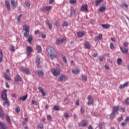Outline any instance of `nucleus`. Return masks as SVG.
<instances>
[{"instance_id":"680f3d73","label":"nucleus","mask_w":129,"mask_h":129,"mask_svg":"<svg viewBox=\"0 0 129 129\" xmlns=\"http://www.w3.org/2000/svg\"><path fill=\"white\" fill-rule=\"evenodd\" d=\"M5 4H6V6H9V5H10V2L8 0H6Z\"/></svg>"},{"instance_id":"a878e982","label":"nucleus","mask_w":129,"mask_h":129,"mask_svg":"<svg viewBox=\"0 0 129 129\" xmlns=\"http://www.w3.org/2000/svg\"><path fill=\"white\" fill-rule=\"evenodd\" d=\"M71 15L72 17L75 16V15H77V14H76V9H72L71 12Z\"/></svg>"},{"instance_id":"4be33fe9","label":"nucleus","mask_w":129,"mask_h":129,"mask_svg":"<svg viewBox=\"0 0 129 129\" xmlns=\"http://www.w3.org/2000/svg\"><path fill=\"white\" fill-rule=\"evenodd\" d=\"M105 10H106V7H105V6H102L99 8L98 11L99 12H101L102 13H103L105 12Z\"/></svg>"},{"instance_id":"b1692460","label":"nucleus","mask_w":129,"mask_h":129,"mask_svg":"<svg viewBox=\"0 0 129 129\" xmlns=\"http://www.w3.org/2000/svg\"><path fill=\"white\" fill-rule=\"evenodd\" d=\"M28 38V40H27V42H28V43H29V44H31L32 43V40H33V36L32 35H28L27 36Z\"/></svg>"},{"instance_id":"2eb2a0df","label":"nucleus","mask_w":129,"mask_h":129,"mask_svg":"<svg viewBox=\"0 0 129 129\" xmlns=\"http://www.w3.org/2000/svg\"><path fill=\"white\" fill-rule=\"evenodd\" d=\"M128 85V82H126L123 84H121L119 85V89H123L125 87H126Z\"/></svg>"},{"instance_id":"4c0bfd02","label":"nucleus","mask_w":129,"mask_h":129,"mask_svg":"<svg viewBox=\"0 0 129 129\" xmlns=\"http://www.w3.org/2000/svg\"><path fill=\"white\" fill-rule=\"evenodd\" d=\"M115 114H116L115 113L112 112V113L110 115V118H113L115 117Z\"/></svg>"},{"instance_id":"6e6552de","label":"nucleus","mask_w":129,"mask_h":129,"mask_svg":"<svg viewBox=\"0 0 129 129\" xmlns=\"http://www.w3.org/2000/svg\"><path fill=\"white\" fill-rule=\"evenodd\" d=\"M20 70L22 72H25V73H26V74H30V72L29 71V69H28V68H25L24 67H21L20 68Z\"/></svg>"},{"instance_id":"bb28decb","label":"nucleus","mask_w":129,"mask_h":129,"mask_svg":"<svg viewBox=\"0 0 129 129\" xmlns=\"http://www.w3.org/2000/svg\"><path fill=\"white\" fill-rule=\"evenodd\" d=\"M85 47L86 49H90V44L89 43V42L86 41L85 42Z\"/></svg>"},{"instance_id":"4468645a","label":"nucleus","mask_w":129,"mask_h":129,"mask_svg":"<svg viewBox=\"0 0 129 129\" xmlns=\"http://www.w3.org/2000/svg\"><path fill=\"white\" fill-rule=\"evenodd\" d=\"M81 10L82 12H87L88 11V9H87V5H83Z\"/></svg>"},{"instance_id":"338daca9","label":"nucleus","mask_w":129,"mask_h":129,"mask_svg":"<svg viewBox=\"0 0 129 129\" xmlns=\"http://www.w3.org/2000/svg\"><path fill=\"white\" fill-rule=\"evenodd\" d=\"M76 105H79V100H77L76 101Z\"/></svg>"},{"instance_id":"0eeeda50","label":"nucleus","mask_w":129,"mask_h":129,"mask_svg":"<svg viewBox=\"0 0 129 129\" xmlns=\"http://www.w3.org/2000/svg\"><path fill=\"white\" fill-rule=\"evenodd\" d=\"M66 39L65 38H58L57 39H56V41H55V44H56V45H61V44H63V43H64V42H65Z\"/></svg>"},{"instance_id":"37998d69","label":"nucleus","mask_w":129,"mask_h":129,"mask_svg":"<svg viewBox=\"0 0 129 129\" xmlns=\"http://www.w3.org/2000/svg\"><path fill=\"white\" fill-rule=\"evenodd\" d=\"M53 109L54 110H59L60 109V108H59V107L58 106H53Z\"/></svg>"},{"instance_id":"ddd939ff","label":"nucleus","mask_w":129,"mask_h":129,"mask_svg":"<svg viewBox=\"0 0 129 129\" xmlns=\"http://www.w3.org/2000/svg\"><path fill=\"white\" fill-rule=\"evenodd\" d=\"M120 49L122 53H123L124 54H126V53H127V52H128V49H127V48H126L125 47H120Z\"/></svg>"},{"instance_id":"5fc2aeb1","label":"nucleus","mask_w":129,"mask_h":129,"mask_svg":"<svg viewBox=\"0 0 129 129\" xmlns=\"http://www.w3.org/2000/svg\"><path fill=\"white\" fill-rule=\"evenodd\" d=\"M124 101L126 104H129V98L126 99Z\"/></svg>"},{"instance_id":"5701e85b","label":"nucleus","mask_w":129,"mask_h":129,"mask_svg":"<svg viewBox=\"0 0 129 129\" xmlns=\"http://www.w3.org/2000/svg\"><path fill=\"white\" fill-rule=\"evenodd\" d=\"M102 39V34H100L98 36L95 37V41H99Z\"/></svg>"},{"instance_id":"423d86ee","label":"nucleus","mask_w":129,"mask_h":129,"mask_svg":"<svg viewBox=\"0 0 129 129\" xmlns=\"http://www.w3.org/2000/svg\"><path fill=\"white\" fill-rule=\"evenodd\" d=\"M94 103V101H93V97H92V96L91 95H89L88 96V105H93Z\"/></svg>"},{"instance_id":"49530a36","label":"nucleus","mask_w":129,"mask_h":129,"mask_svg":"<svg viewBox=\"0 0 129 129\" xmlns=\"http://www.w3.org/2000/svg\"><path fill=\"white\" fill-rule=\"evenodd\" d=\"M38 128H43L44 127V124L43 123H40L38 125Z\"/></svg>"},{"instance_id":"de8ad7c7","label":"nucleus","mask_w":129,"mask_h":129,"mask_svg":"<svg viewBox=\"0 0 129 129\" xmlns=\"http://www.w3.org/2000/svg\"><path fill=\"white\" fill-rule=\"evenodd\" d=\"M10 50L11 52H15V46H14V45H12L10 47Z\"/></svg>"},{"instance_id":"412c9836","label":"nucleus","mask_w":129,"mask_h":129,"mask_svg":"<svg viewBox=\"0 0 129 129\" xmlns=\"http://www.w3.org/2000/svg\"><path fill=\"white\" fill-rule=\"evenodd\" d=\"M73 73L74 74H79L80 73V70L78 68L72 70Z\"/></svg>"},{"instance_id":"e433bc0d","label":"nucleus","mask_w":129,"mask_h":129,"mask_svg":"<svg viewBox=\"0 0 129 129\" xmlns=\"http://www.w3.org/2000/svg\"><path fill=\"white\" fill-rule=\"evenodd\" d=\"M4 77H5V78H6V79H7V80H11V78H10L8 76V74H4Z\"/></svg>"},{"instance_id":"9d476101","label":"nucleus","mask_w":129,"mask_h":129,"mask_svg":"<svg viewBox=\"0 0 129 129\" xmlns=\"http://www.w3.org/2000/svg\"><path fill=\"white\" fill-rule=\"evenodd\" d=\"M8 128V126L6 125V123L3 122H0V129H7Z\"/></svg>"},{"instance_id":"3c124183","label":"nucleus","mask_w":129,"mask_h":129,"mask_svg":"<svg viewBox=\"0 0 129 129\" xmlns=\"http://www.w3.org/2000/svg\"><path fill=\"white\" fill-rule=\"evenodd\" d=\"M62 59H63V62H64V63H67V59H66V56H62Z\"/></svg>"},{"instance_id":"c85d7f7f","label":"nucleus","mask_w":129,"mask_h":129,"mask_svg":"<svg viewBox=\"0 0 129 129\" xmlns=\"http://www.w3.org/2000/svg\"><path fill=\"white\" fill-rule=\"evenodd\" d=\"M36 50L38 53H40V52L42 51V47H41V46L40 45H37L36 46Z\"/></svg>"},{"instance_id":"a18cd8bd","label":"nucleus","mask_w":129,"mask_h":129,"mask_svg":"<svg viewBox=\"0 0 129 129\" xmlns=\"http://www.w3.org/2000/svg\"><path fill=\"white\" fill-rule=\"evenodd\" d=\"M110 48L111 49V50H113V49H114V45H113V43H110Z\"/></svg>"},{"instance_id":"f257e3e1","label":"nucleus","mask_w":129,"mask_h":129,"mask_svg":"<svg viewBox=\"0 0 129 129\" xmlns=\"http://www.w3.org/2000/svg\"><path fill=\"white\" fill-rule=\"evenodd\" d=\"M47 55L51 59H55L57 56V51L53 47H49L47 48Z\"/></svg>"},{"instance_id":"c9c22d12","label":"nucleus","mask_w":129,"mask_h":129,"mask_svg":"<svg viewBox=\"0 0 129 129\" xmlns=\"http://www.w3.org/2000/svg\"><path fill=\"white\" fill-rule=\"evenodd\" d=\"M47 120H48V121H52V116H51V115H47Z\"/></svg>"},{"instance_id":"a19ab883","label":"nucleus","mask_w":129,"mask_h":129,"mask_svg":"<svg viewBox=\"0 0 129 129\" xmlns=\"http://www.w3.org/2000/svg\"><path fill=\"white\" fill-rule=\"evenodd\" d=\"M102 0H96L95 3H96V6H98V5H99V4L102 3Z\"/></svg>"},{"instance_id":"f704fd0d","label":"nucleus","mask_w":129,"mask_h":129,"mask_svg":"<svg viewBox=\"0 0 129 129\" xmlns=\"http://www.w3.org/2000/svg\"><path fill=\"white\" fill-rule=\"evenodd\" d=\"M6 119L8 123L10 124L12 123V121L11 120V118H10V116L9 115L6 116Z\"/></svg>"},{"instance_id":"58836bf2","label":"nucleus","mask_w":129,"mask_h":129,"mask_svg":"<svg viewBox=\"0 0 129 129\" xmlns=\"http://www.w3.org/2000/svg\"><path fill=\"white\" fill-rule=\"evenodd\" d=\"M68 26H69V23L66 21L62 24V27H68Z\"/></svg>"},{"instance_id":"dca6fc26","label":"nucleus","mask_w":129,"mask_h":129,"mask_svg":"<svg viewBox=\"0 0 129 129\" xmlns=\"http://www.w3.org/2000/svg\"><path fill=\"white\" fill-rule=\"evenodd\" d=\"M35 63L37 65H39L40 63H41V57L40 56V55L37 56L35 60Z\"/></svg>"},{"instance_id":"39448f33","label":"nucleus","mask_w":129,"mask_h":129,"mask_svg":"<svg viewBox=\"0 0 129 129\" xmlns=\"http://www.w3.org/2000/svg\"><path fill=\"white\" fill-rule=\"evenodd\" d=\"M32 52H33V48L30 46H28L26 47V55L29 56L31 54H32Z\"/></svg>"},{"instance_id":"72a5a7b5","label":"nucleus","mask_w":129,"mask_h":129,"mask_svg":"<svg viewBox=\"0 0 129 129\" xmlns=\"http://www.w3.org/2000/svg\"><path fill=\"white\" fill-rule=\"evenodd\" d=\"M82 78L84 81L87 80V76L85 75H82Z\"/></svg>"},{"instance_id":"09e8293b","label":"nucleus","mask_w":129,"mask_h":129,"mask_svg":"<svg viewBox=\"0 0 129 129\" xmlns=\"http://www.w3.org/2000/svg\"><path fill=\"white\" fill-rule=\"evenodd\" d=\"M123 46L124 47V48H126L128 46V43L127 42H124Z\"/></svg>"},{"instance_id":"e2e57ef3","label":"nucleus","mask_w":129,"mask_h":129,"mask_svg":"<svg viewBox=\"0 0 129 129\" xmlns=\"http://www.w3.org/2000/svg\"><path fill=\"white\" fill-rule=\"evenodd\" d=\"M126 124V122H123L122 123H121V126H125Z\"/></svg>"},{"instance_id":"79ce46f5","label":"nucleus","mask_w":129,"mask_h":129,"mask_svg":"<svg viewBox=\"0 0 129 129\" xmlns=\"http://www.w3.org/2000/svg\"><path fill=\"white\" fill-rule=\"evenodd\" d=\"M122 61V60H121V58H118V59H117V64H118V65L121 64Z\"/></svg>"},{"instance_id":"69168bd1","label":"nucleus","mask_w":129,"mask_h":129,"mask_svg":"<svg viewBox=\"0 0 129 129\" xmlns=\"http://www.w3.org/2000/svg\"><path fill=\"white\" fill-rule=\"evenodd\" d=\"M16 111L17 112H19V111H20V107H17L16 108Z\"/></svg>"},{"instance_id":"1a4fd4ad","label":"nucleus","mask_w":129,"mask_h":129,"mask_svg":"<svg viewBox=\"0 0 129 129\" xmlns=\"http://www.w3.org/2000/svg\"><path fill=\"white\" fill-rule=\"evenodd\" d=\"M88 123L87 121L83 120L82 122L79 123L78 125L79 126H85L87 125Z\"/></svg>"},{"instance_id":"ea45409f","label":"nucleus","mask_w":129,"mask_h":129,"mask_svg":"<svg viewBox=\"0 0 129 129\" xmlns=\"http://www.w3.org/2000/svg\"><path fill=\"white\" fill-rule=\"evenodd\" d=\"M63 116L65 117V118L68 119V118H69V114H68L67 113H64Z\"/></svg>"},{"instance_id":"603ef678","label":"nucleus","mask_w":129,"mask_h":129,"mask_svg":"<svg viewBox=\"0 0 129 129\" xmlns=\"http://www.w3.org/2000/svg\"><path fill=\"white\" fill-rule=\"evenodd\" d=\"M25 5L27 8H30V3L26 2L25 3Z\"/></svg>"},{"instance_id":"0e129e2a","label":"nucleus","mask_w":129,"mask_h":129,"mask_svg":"<svg viewBox=\"0 0 129 129\" xmlns=\"http://www.w3.org/2000/svg\"><path fill=\"white\" fill-rule=\"evenodd\" d=\"M81 113H84L85 111H84V108H83V107H82L81 108Z\"/></svg>"},{"instance_id":"f03ea898","label":"nucleus","mask_w":129,"mask_h":129,"mask_svg":"<svg viewBox=\"0 0 129 129\" xmlns=\"http://www.w3.org/2000/svg\"><path fill=\"white\" fill-rule=\"evenodd\" d=\"M2 98L5 101L3 103V105H8L9 106L10 105V102L8 101V95L7 94V90H4L1 94Z\"/></svg>"},{"instance_id":"13d9d810","label":"nucleus","mask_w":129,"mask_h":129,"mask_svg":"<svg viewBox=\"0 0 129 129\" xmlns=\"http://www.w3.org/2000/svg\"><path fill=\"white\" fill-rule=\"evenodd\" d=\"M41 38H42V39H45L46 37V34H42L41 35Z\"/></svg>"},{"instance_id":"473e14b6","label":"nucleus","mask_w":129,"mask_h":129,"mask_svg":"<svg viewBox=\"0 0 129 129\" xmlns=\"http://www.w3.org/2000/svg\"><path fill=\"white\" fill-rule=\"evenodd\" d=\"M102 27L104 29H109V25H108V24H102Z\"/></svg>"},{"instance_id":"7ed1b4c3","label":"nucleus","mask_w":129,"mask_h":129,"mask_svg":"<svg viewBox=\"0 0 129 129\" xmlns=\"http://www.w3.org/2000/svg\"><path fill=\"white\" fill-rule=\"evenodd\" d=\"M23 31H25V32L24 33V36L25 38H28L29 36V32H30V28L29 26L27 25H24L23 27Z\"/></svg>"},{"instance_id":"4d7b16f0","label":"nucleus","mask_w":129,"mask_h":129,"mask_svg":"<svg viewBox=\"0 0 129 129\" xmlns=\"http://www.w3.org/2000/svg\"><path fill=\"white\" fill-rule=\"evenodd\" d=\"M123 7H125V8H128V6H127L126 4H123V5H121V8H123Z\"/></svg>"},{"instance_id":"2f4dec72","label":"nucleus","mask_w":129,"mask_h":129,"mask_svg":"<svg viewBox=\"0 0 129 129\" xmlns=\"http://www.w3.org/2000/svg\"><path fill=\"white\" fill-rule=\"evenodd\" d=\"M78 36L80 38H82V37H83V36H84V33L82 32H79L78 33Z\"/></svg>"},{"instance_id":"393cba45","label":"nucleus","mask_w":129,"mask_h":129,"mask_svg":"<svg viewBox=\"0 0 129 129\" xmlns=\"http://www.w3.org/2000/svg\"><path fill=\"white\" fill-rule=\"evenodd\" d=\"M45 24H46V25H48V28H49V29H50V30H51V29H52V25L50 23L49 20H46L45 21Z\"/></svg>"},{"instance_id":"052dcab7","label":"nucleus","mask_w":129,"mask_h":129,"mask_svg":"<svg viewBox=\"0 0 129 129\" xmlns=\"http://www.w3.org/2000/svg\"><path fill=\"white\" fill-rule=\"evenodd\" d=\"M119 109L121 112H124V111H125L124 108H120Z\"/></svg>"},{"instance_id":"774afa93","label":"nucleus","mask_w":129,"mask_h":129,"mask_svg":"<svg viewBox=\"0 0 129 129\" xmlns=\"http://www.w3.org/2000/svg\"><path fill=\"white\" fill-rule=\"evenodd\" d=\"M125 121V122H127L128 121H129V117H126Z\"/></svg>"},{"instance_id":"20e7f679","label":"nucleus","mask_w":129,"mask_h":129,"mask_svg":"<svg viewBox=\"0 0 129 129\" xmlns=\"http://www.w3.org/2000/svg\"><path fill=\"white\" fill-rule=\"evenodd\" d=\"M51 72L53 75L54 76H58L59 74H60V69L56 68V69H52L51 70Z\"/></svg>"},{"instance_id":"bf43d9fd","label":"nucleus","mask_w":129,"mask_h":129,"mask_svg":"<svg viewBox=\"0 0 129 129\" xmlns=\"http://www.w3.org/2000/svg\"><path fill=\"white\" fill-rule=\"evenodd\" d=\"M40 11L42 12V13H45V12H46V9H45V8H41L40 9Z\"/></svg>"},{"instance_id":"c756f323","label":"nucleus","mask_w":129,"mask_h":129,"mask_svg":"<svg viewBox=\"0 0 129 129\" xmlns=\"http://www.w3.org/2000/svg\"><path fill=\"white\" fill-rule=\"evenodd\" d=\"M44 9H45L46 11L47 12L50 11L52 9V6H45Z\"/></svg>"},{"instance_id":"a211bd4d","label":"nucleus","mask_w":129,"mask_h":129,"mask_svg":"<svg viewBox=\"0 0 129 129\" xmlns=\"http://www.w3.org/2000/svg\"><path fill=\"white\" fill-rule=\"evenodd\" d=\"M14 80L15 81H22V77L19 75H16L15 77Z\"/></svg>"},{"instance_id":"c03bdc74","label":"nucleus","mask_w":129,"mask_h":129,"mask_svg":"<svg viewBox=\"0 0 129 129\" xmlns=\"http://www.w3.org/2000/svg\"><path fill=\"white\" fill-rule=\"evenodd\" d=\"M70 3L71 5H74L76 4V0H70Z\"/></svg>"},{"instance_id":"cd10ccee","label":"nucleus","mask_w":129,"mask_h":129,"mask_svg":"<svg viewBox=\"0 0 129 129\" xmlns=\"http://www.w3.org/2000/svg\"><path fill=\"white\" fill-rule=\"evenodd\" d=\"M37 74L38 76L42 77L44 75V72L42 71H37Z\"/></svg>"},{"instance_id":"9b49d317","label":"nucleus","mask_w":129,"mask_h":129,"mask_svg":"<svg viewBox=\"0 0 129 129\" xmlns=\"http://www.w3.org/2000/svg\"><path fill=\"white\" fill-rule=\"evenodd\" d=\"M66 80H67V77L63 75H62L59 78L58 81H66Z\"/></svg>"},{"instance_id":"f8f14e48","label":"nucleus","mask_w":129,"mask_h":129,"mask_svg":"<svg viewBox=\"0 0 129 129\" xmlns=\"http://www.w3.org/2000/svg\"><path fill=\"white\" fill-rule=\"evenodd\" d=\"M38 90L39 91V92H41V95L42 96H46V93H45V91H44V90H43V88H42L41 87H39L38 88Z\"/></svg>"},{"instance_id":"6ab92c4d","label":"nucleus","mask_w":129,"mask_h":129,"mask_svg":"<svg viewBox=\"0 0 129 129\" xmlns=\"http://www.w3.org/2000/svg\"><path fill=\"white\" fill-rule=\"evenodd\" d=\"M118 108L119 107L118 106H115L113 107V109H112V112H114V113H117V111H118Z\"/></svg>"},{"instance_id":"7c9ffc66","label":"nucleus","mask_w":129,"mask_h":129,"mask_svg":"<svg viewBox=\"0 0 129 129\" xmlns=\"http://www.w3.org/2000/svg\"><path fill=\"white\" fill-rule=\"evenodd\" d=\"M28 97V95H26V96H24L20 98V100H23V101H25L27 99Z\"/></svg>"},{"instance_id":"8fccbe9b","label":"nucleus","mask_w":129,"mask_h":129,"mask_svg":"<svg viewBox=\"0 0 129 129\" xmlns=\"http://www.w3.org/2000/svg\"><path fill=\"white\" fill-rule=\"evenodd\" d=\"M99 59L100 61H103V60H104V56H100L99 57Z\"/></svg>"},{"instance_id":"aec40b11","label":"nucleus","mask_w":129,"mask_h":129,"mask_svg":"<svg viewBox=\"0 0 129 129\" xmlns=\"http://www.w3.org/2000/svg\"><path fill=\"white\" fill-rule=\"evenodd\" d=\"M0 117L2 119L5 117V114H4V111H3V108H2V107H0Z\"/></svg>"},{"instance_id":"6e6d98bb","label":"nucleus","mask_w":129,"mask_h":129,"mask_svg":"<svg viewBox=\"0 0 129 129\" xmlns=\"http://www.w3.org/2000/svg\"><path fill=\"white\" fill-rule=\"evenodd\" d=\"M31 102H32V104H34V105H37V101L35 100H32Z\"/></svg>"},{"instance_id":"864d4df0","label":"nucleus","mask_w":129,"mask_h":129,"mask_svg":"<svg viewBox=\"0 0 129 129\" xmlns=\"http://www.w3.org/2000/svg\"><path fill=\"white\" fill-rule=\"evenodd\" d=\"M54 24L57 27V28H59V24H58L57 21L55 20Z\"/></svg>"},{"instance_id":"f3484780","label":"nucleus","mask_w":129,"mask_h":129,"mask_svg":"<svg viewBox=\"0 0 129 129\" xmlns=\"http://www.w3.org/2000/svg\"><path fill=\"white\" fill-rule=\"evenodd\" d=\"M11 4L13 7V9H16L17 8V2L15 0H11Z\"/></svg>"}]
</instances>
